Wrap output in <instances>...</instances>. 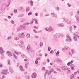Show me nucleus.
Wrapping results in <instances>:
<instances>
[{
    "mask_svg": "<svg viewBox=\"0 0 79 79\" xmlns=\"http://www.w3.org/2000/svg\"><path fill=\"white\" fill-rule=\"evenodd\" d=\"M27 50H28V53H29V54L32 53V52H34V50H33L31 47H30V46H29V45L27 46Z\"/></svg>",
    "mask_w": 79,
    "mask_h": 79,
    "instance_id": "obj_1",
    "label": "nucleus"
},
{
    "mask_svg": "<svg viewBox=\"0 0 79 79\" xmlns=\"http://www.w3.org/2000/svg\"><path fill=\"white\" fill-rule=\"evenodd\" d=\"M1 73L2 74H5L6 75L8 73V71L7 69L3 70L1 72Z\"/></svg>",
    "mask_w": 79,
    "mask_h": 79,
    "instance_id": "obj_2",
    "label": "nucleus"
},
{
    "mask_svg": "<svg viewBox=\"0 0 79 79\" xmlns=\"http://www.w3.org/2000/svg\"><path fill=\"white\" fill-rule=\"evenodd\" d=\"M63 70H68V72L69 71V72H71V70H70V69H69V68H67V67L66 66H63L61 68Z\"/></svg>",
    "mask_w": 79,
    "mask_h": 79,
    "instance_id": "obj_3",
    "label": "nucleus"
},
{
    "mask_svg": "<svg viewBox=\"0 0 79 79\" xmlns=\"http://www.w3.org/2000/svg\"><path fill=\"white\" fill-rule=\"evenodd\" d=\"M0 54L2 55V56H3L4 54L3 53H5V51H3V49L2 48V47H0Z\"/></svg>",
    "mask_w": 79,
    "mask_h": 79,
    "instance_id": "obj_4",
    "label": "nucleus"
},
{
    "mask_svg": "<svg viewBox=\"0 0 79 79\" xmlns=\"http://www.w3.org/2000/svg\"><path fill=\"white\" fill-rule=\"evenodd\" d=\"M67 39H66V42H70L72 40L71 38L69 37V35H67Z\"/></svg>",
    "mask_w": 79,
    "mask_h": 79,
    "instance_id": "obj_5",
    "label": "nucleus"
},
{
    "mask_svg": "<svg viewBox=\"0 0 79 79\" xmlns=\"http://www.w3.org/2000/svg\"><path fill=\"white\" fill-rule=\"evenodd\" d=\"M60 35H61V33H58L54 34L53 35V37H59Z\"/></svg>",
    "mask_w": 79,
    "mask_h": 79,
    "instance_id": "obj_6",
    "label": "nucleus"
},
{
    "mask_svg": "<svg viewBox=\"0 0 79 79\" xmlns=\"http://www.w3.org/2000/svg\"><path fill=\"white\" fill-rule=\"evenodd\" d=\"M32 78H35L37 77V74L35 73H34L31 75Z\"/></svg>",
    "mask_w": 79,
    "mask_h": 79,
    "instance_id": "obj_7",
    "label": "nucleus"
},
{
    "mask_svg": "<svg viewBox=\"0 0 79 79\" xmlns=\"http://www.w3.org/2000/svg\"><path fill=\"white\" fill-rule=\"evenodd\" d=\"M54 28L50 26L49 27V32H52V31H54Z\"/></svg>",
    "mask_w": 79,
    "mask_h": 79,
    "instance_id": "obj_8",
    "label": "nucleus"
},
{
    "mask_svg": "<svg viewBox=\"0 0 79 79\" xmlns=\"http://www.w3.org/2000/svg\"><path fill=\"white\" fill-rule=\"evenodd\" d=\"M9 68L10 72L11 73V74H13V73H14V71H13V68L10 66Z\"/></svg>",
    "mask_w": 79,
    "mask_h": 79,
    "instance_id": "obj_9",
    "label": "nucleus"
},
{
    "mask_svg": "<svg viewBox=\"0 0 79 79\" xmlns=\"http://www.w3.org/2000/svg\"><path fill=\"white\" fill-rule=\"evenodd\" d=\"M24 33H22L20 34L19 35V37L20 38H23L24 37Z\"/></svg>",
    "mask_w": 79,
    "mask_h": 79,
    "instance_id": "obj_10",
    "label": "nucleus"
},
{
    "mask_svg": "<svg viewBox=\"0 0 79 79\" xmlns=\"http://www.w3.org/2000/svg\"><path fill=\"white\" fill-rule=\"evenodd\" d=\"M74 67H75V66L73 64H72L70 65L71 69L72 70H74Z\"/></svg>",
    "mask_w": 79,
    "mask_h": 79,
    "instance_id": "obj_11",
    "label": "nucleus"
},
{
    "mask_svg": "<svg viewBox=\"0 0 79 79\" xmlns=\"http://www.w3.org/2000/svg\"><path fill=\"white\" fill-rule=\"evenodd\" d=\"M6 53L9 56H12V54H11L10 52L7 51Z\"/></svg>",
    "mask_w": 79,
    "mask_h": 79,
    "instance_id": "obj_12",
    "label": "nucleus"
},
{
    "mask_svg": "<svg viewBox=\"0 0 79 79\" xmlns=\"http://www.w3.org/2000/svg\"><path fill=\"white\" fill-rule=\"evenodd\" d=\"M64 26L63 23H59L57 24L58 27H63Z\"/></svg>",
    "mask_w": 79,
    "mask_h": 79,
    "instance_id": "obj_13",
    "label": "nucleus"
},
{
    "mask_svg": "<svg viewBox=\"0 0 79 79\" xmlns=\"http://www.w3.org/2000/svg\"><path fill=\"white\" fill-rule=\"evenodd\" d=\"M19 68L22 71H24V69H23V67L22 66H19Z\"/></svg>",
    "mask_w": 79,
    "mask_h": 79,
    "instance_id": "obj_14",
    "label": "nucleus"
},
{
    "mask_svg": "<svg viewBox=\"0 0 79 79\" xmlns=\"http://www.w3.org/2000/svg\"><path fill=\"white\" fill-rule=\"evenodd\" d=\"M68 49H69V48L68 46H67L65 47V48H63L62 49V51H63V50H68Z\"/></svg>",
    "mask_w": 79,
    "mask_h": 79,
    "instance_id": "obj_15",
    "label": "nucleus"
},
{
    "mask_svg": "<svg viewBox=\"0 0 79 79\" xmlns=\"http://www.w3.org/2000/svg\"><path fill=\"white\" fill-rule=\"evenodd\" d=\"M73 39L76 42H77V38L76 36H73Z\"/></svg>",
    "mask_w": 79,
    "mask_h": 79,
    "instance_id": "obj_16",
    "label": "nucleus"
},
{
    "mask_svg": "<svg viewBox=\"0 0 79 79\" xmlns=\"http://www.w3.org/2000/svg\"><path fill=\"white\" fill-rule=\"evenodd\" d=\"M51 15H52L53 17H54L55 18H57V17H58V16H57L56 15H55V14H54V13H52Z\"/></svg>",
    "mask_w": 79,
    "mask_h": 79,
    "instance_id": "obj_17",
    "label": "nucleus"
},
{
    "mask_svg": "<svg viewBox=\"0 0 79 79\" xmlns=\"http://www.w3.org/2000/svg\"><path fill=\"white\" fill-rule=\"evenodd\" d=\"M73 61L69 62L68 63H67V66H69L71 64H72L73 63Z\"/></svg>",
    "mask_w": 79,
    "mask_h": 79,
    "instance_id": "obj_18",
    "label": "nucleus"
},
{
    "mask_svg": "<svg viewBox=\"0 0 79 79\" xmlns=\"http://www.w3.org/2000/svg\"><path fill=\"white\" fill-rule=\"evenodd\" d=\"M21 56L22 58H27V57L26 56H24V55L23 54H22Z\"/></svg>",
    "mask_w": 79,
    "mask_h": 79,
    "instance_id": "obj_19",
    "label": "nucleus"
},
{
    "mask_svg": "<svg viewBox=\"0 0 79 79\" xmlns=\"http://www.w3.org/2000/svg\"><path fill=\"white\" fill-rule=\"evenodd\" d=\"M24 18H22L20 19V21L21 22H23V21H24Z\"/></svg>",
    "mask_w": 79,
    "mask_h": 79,
    "instance_id": "obj_20",
    "label": "nucleus"
},
{
    "mask_svg": "<svg viewBox=\"0 0 79 79\" xmlns=\"http://www.w3.org/2000/svg\"><path fill=\"white\" fill-rule=\"evenodd\" d=\"M69 31L70 32H72V26L71 25H70L69 27Z\"/></svg>",
    "mask_w": 79,
    "mask_h": 79,
    "instance_id": "obj_21",
    "label": "nucleus"
},
{
    "mask_svg": "<svg viewBox=\"0 0 79 79\" xmlns=\"http://www.w3.org/2000/svg\"><path fill=\"white\" fill-rule=\"evenodd\" d=\"M13 55V57H14V58H15V59H17V58H18V57H17V56H16V55H15V54L13 53L12 54Z\"/></svg>",
    "mask_w": 79,
    "mask_h": 79,
    "instance_id": "obj_22",
    "label": "nucleus"
},
{
    "mask_svg": "<svg viewBox=\"0 0 79 79\" xmlns=\"http://www.w3.org/2000/svg\"><path fill=\"white\" fill-rule=\"evenodd\" d=\"M30 4L31 6H33V5H34V3L33 2L32 0H31L30 1Z\"/></svg>",
    "mask_w": 79,
    "mask_h": 79,
    "instance_id": "obj_23",
    "label": "nucleus"
},
{
    "mask_svg": "<svg viewBox=\"0 0 79 79\" xmlns=\"http://www.w3.org/2000/svg\"><path fill=\"white\" fill-rule=\"evenodd\" d=\"M34 20L35 24H38V22H37V19H35Z\"/></svg>",
    "mask_w": 79,
    "mask_h": 79,
    "instance_id": "obj_24",
    "label": "nucleus"
},
{
    "mask_svg": "<svg viewBox=\"0 0 79 79\" xmlns=\"http://www.w3.org/2000/svg\"><path fill=\"white\" fill-rule=\"evenodd\" d=\"M27 38H30L31 37V35H30V34H27Z\"/></svg>",
    "mask_w": 79,
    "mask_h": 79,
    "instance_id": "obj_25",
    "label": "nucleus"
},
{
    "mask_svg": "<svg viewBox=\"0 0 79 79\" xmlns=\"http://www.w3.org/2000/svg\"><path fill=\"white\" fill-rule=\"evenodd\" d=\"M51 71H52V70H50L49 72H48V75H50L51 74Z\"/></svg>",
    "mask_w": 79,
    "mask_h": 79,
    "instance_id": "obj_26",
    "label": "nucleus"
},
{
    "mask_svg": "<svg viewBox=\"0 0 79 79\" xmlns=\"http://www.w3.org/2000/svg\"><path fill=\"white\" fill-rule=\"evenodd\" d=\"M60 53V52H58V51L56 53V55L57 56H59V53Z\"/></svg>",
    "mask_w": 79,
    "mask_h": 79,
    "instance_id": "obj_27",
    "label": "nucleus"
},
{
    "mask_svg": "<svg viewBox=\"0 0 79 79\" xmlns=\"http://www.w3.org/2000/svg\"><path fill=\"white\" fill-rule=\"evenodd\" d=\"M34 21V19H32V21H31L30 22V24H32L33 23Z\"/></svg>",
    "mask_w": 79,
    "mask_h": 79,
    "instance_id": "obj_28",
    "label": "nucleus"
},
{
    "mask_svg": "<svg viewBox=\"0 0 79 79\" xmlns=\"http://www.w3.org/2000/svg\"><path fill=\"white\" fill-rule=\"evenodd\" d=\"M24 15L23 14H22L20 15H19L18 17H23V16H24Z\"/></svg>",
    "mask_w": 79,
    "mask_h": 79,
    "instance_id": "obj_29",
    "label": "nucleus"
},
{
    "mask_svg": "<svg viewBox=\"0 0 79 79\" xmlns=\"http://www.w3.org/2000/svg\"><path fill=\"white\" fill-rule=\"evenodd\" d=\"M72 54H74V50L73 49H72Z\"/></svg>",
    "mask_w": 79,
    "mask_h": 79,
    "instance_id": "obj_30",
    "label": "nucleus"
},
{
    "mask_svg": "<svg viewBox=\"0 0 79 79\" xmlns=\"http://www.w3.org/2000/svg\"><path fill=\"white\" fill-rule=\"evenodd\" d=\"M40 47H42V46L43 45V43L40 42Z\"/></svg>",
    "mask_w": 79,
    "mask_h": 79,
    "instance_id": "obj_31",
    "label": "nucleus"
},
{
    "mask_svg": "<svg viewBox=\"0 0 79 79\" xmlns=\"http://www.w3.org/2000/svg\"><path fill=\"white\" fill-rule=\"evenodd\" d=\"M23 25L24 27H27V25H26V23L23 24Z\"/></svg>",
    "mask_w": 79,
    "mask_h": 79,
    "instance_id": "obj_32",
    "label": "nucleus"
},
{
    "mask_svg": "<svg viewBox=\"0 0 79 79\" xmlns=\"http://www.w3.org/2000/svg\"><path fill=\"white\" fill-rule=\"evenodd\" d=\"M7 62L8 63V64L9 65H10L11 64V63H10V60H7Z\"/></svg>",
    "mask_w": 79,
    "mask_h": 79,
    "instance_id": "obj_33",
    "label": "nucleus"
},
{
    "mask_svg": "<svg viewBox=\"0 0 79 79\" xmlns=\"http://www.w3.org/2000/svg\"><path fill=\"white\" fill-rule=\"evenodd\" d=\"M30 10V9H29V7H28L26 9V10L27 12V11H29Z\"/></svg>",
    "mask_w": 79,
    "mask_h": 79,
    "instance_id": "obj_34",
    "label": "nucleus"
},
{
    "mask_svg": "<svg viewBox=\"0 0 79 79\" xmlns=\"http://www.w3.org/2000/svg\"><path fill=\"white\" fill-rule=\"evenodd\" d=\"M79 18V17H78L77 15L76 16V19H77V20L78 21V22L79 23V18Z\"/></svg>",
    "mask_w": 79,
    "mask_h": 79,
    "instance_id": "obj_35",
    "label": "nucleus"
},
{
    "mask_svg": "<svg viewBox=\"0 0 79 79\" xmlns=\"http://www.w3.org/2000/svg\"><path fill=\"white\" fill-rule=\"evenodd\" d=\"M45 30L47 31H48V32H49V28H46L45 29Z\"/></svg>",
    "mask_w": 79,
    "mask_h": 79,
    "instance_id": "obj_36",
    "label": "nucleus"
},
{
    "mask_svg": "<svg viewBox=\"0 0 79 79\" xmlns=\"http://www.w3.org/2000/svg\"><path fill=\"white\" fill-rule=\"evenodd\" d=\"M67 5H68V6L69 7H70L71 6V4H69V3H68L67 4Z\"/></svg>",
    "mask_w": 79,
    "mask_h": 79,
    "instance_id": "obj_37",
    "label": "nucleus"
},
{
    "mask_svg": "<svg viewBox=\"0 0 79 79\" xmlns=\"http://www.w3.org/2000/svg\"><path fill=\"white\" fill-rule=\"evenodd\" d=\"M7 39V40H10V39H11V36H9Z\"/></svg>",
    "mask_w": 79,
    "mask_h": 79,
    "instance_id": "obj_38",
    "label": "nucleus"
},
{
    "mask_svg": "<svg viewBox=\"0 0 79 79\" xmlns=\"http://www.w3.org/2000/svg\"><path fill=\"white\" fill-rule=\"evenodd\" d=\"M67 24H71V22L69 21V22H68L67 23Z\"/></svg>",
    "mask_w": 79,
    "mask_h": 79,
    "instance_id": "obj_39",
    "label": "nucleus"
},
{
    "mask_svg": "<svg viewBox=\"0 0 79 79\" xmlns=\"http://www.w3.org/2000/svg\"><path fill=\"white\" fill-rule=\"evenodd\" d=\"M31 15H32V12H30L28 13V16H31Z\"/></svg>",
    "mask_w": 79,
    "mask_h": 79,
    "instance_id": "obj_40",
    "label": "nucleus"
},
{
    "mask_svg": "<svg viewBox=\"0 0 79 79\" xmlns=\"http://www.w3.org/2000/svg\"><path fill=\"white\" fill-rule=\"evenodd\" d=\"M3 9L0 10V13H3Z\"/></svg>",
    "mask_w": 79,
    "mask_h": 79,
    "instance_id": "obj_41",
    "label": "nucleus"
},
{
    "mask_svg": "<svg viewBox=\"0 0 79 79\" xmlns=\"http://www.w3.org/2000/svg\"><path fill=\"white\" fill-rule=\"evenodd\" d=\"M43 11H44V13H46L47 10L45 9H44L43 10Z\"/></svg>",
    "mask_w": 79,
    "mask_h": 79,
    "instance_id": "obj_42",
    "label": "nucleus"
},
{
    "mask_svg": "<svg viewBox=\"0 0 79 79\" xmlns=\"http://www.w3.org/2000/svg\"><path fill=\"white\" fill-rule=\"evenodd\" d=\"M10 22L12 23V24H14L15 23V21L13 20H11L10 21Z\"/></svg>",
    "mask_w": 79,
    "mask_h": 79,
    "instance_id": "obj_43",
    "label": "nucleus"
},
{
    "mask_svg": "<svg viewBox=\"0 0 79 79\" xmlns=\"http://www.w3.org/2000/svg\"><path fill=\"white\" fill-rule=\"evenodd\" d=\"M14 13H17V10L16 9H15L14 10Z\"/></svg>",
    "mask_w": 79,
    "mask_h": 79,
    "instance_id": "obj_44",
    "label": "nucleus"
},
{
    "mask_svg": "<svg viewBox=\"0 0 79 79\" xmlns=\"http://www.w3.org/2000/svg\"><path fill=\"white\" fill-rule=\"evenodd\" d=\"M56 9L57 11H59L60 10V8L58 7H57L56 8Z\"/></svg>",
    "mask_w": 79,
    "mask_h": 79,
    "instance_id": "obj_45",
    "label": "nucleus"
},
{
    "mask_svg": "<svg viewBox=\"0 0 79 79\" xmlns=\"http://www.w3.org/2000/svg\"><path fill=\"white\" fill-rule=\"evenodd\" d=\"M20 44H23V40H21L20 41Z\"/></svg>",
    "mask_w": 79,
    "mask_h": 79,
    "instance_id": "obj_46",
    "label": "nucleus"
},
{
    "mask_svg": "<svg viewBox=\"0 0 79 79\" xmlns=\"http://www.w3.org/2000/svg\"><path fill=\"white\" fill-rule=\"evenodd\" d=\"M24 61H28L29 60H28V59H25L24 60Z\"/></svg>",
    "mask_w": 79,
    "mask_h": 79,
    "instance_id": "obj_47",
    "label": "nucleus"
},
{
    "mask_svg": "<svg viewBox=\"0 0 79 79\" xmlns=\"http://www.w3.org/2000/svg\"><path fill=\"white\" fill-rule=\"evenodd\" d=\"M25 68H26V69H27V68H28V66H27V64H25Z\"/></svg>",
    "mask_w": 79,
    "mask_h": 79,
    "instance_id": "obj_48",
    "label": "nucleus"
},
{
    "mask_svg": "<svg viewBox=\"0 0 79 79\" xmlns=\"http://www.w3.org/2000/svg\"><path fill=\"white\" fill-rule=\"evenodd\" d=\"M51 49V48L50 47H49L48 48V51H50Z\"/></svg>",
    "mask_w": 79,
    "mask_h": 79,
    "instance_id": "obj_49",
    "label": "nucleus"
},
{
    "mask_svg": "<svg viewBox=\"0 0 79 79\" xmlns=\"http://www.w3.org/2000/svg\"><path fill=\"white\" fill-rule=\"evenodd\" d=\"M77 15L79 16V11H77Z\"/></svg>",
    "mask_w": 79,
    "mask_h": 79,
    "instance_id": "obj_50",
    "label": "nucleus"
},
{
    "mask_svg": "<svg viewBox=\"0 0 79 79\" xmlns=\"http://www.w3.org/2000/svg\"><path fill=\"white\" fill-rule=\"evenodd\" d=\"M34 37H35V38H36V39H38V38H39V37L38 36H35Z\"/></svg>",
    "mask_w": 79,
    "mask_h": 79,
    "instance_id": "obj_51",
    "label": "nucleus"
},
{
    "mask_svg": "<svg viewBox=\"0 0 79 79\" xmlns=\"http://www.w3.org/2000/svg\"><path fill=\"white\" fill-rule=\"evenodd\" d=\"M27 79H30V77L29 76H27Z\"/></svg>",
    "mask_w": 79,
    "mask_h": 79,
    "instance_id": "obj_52",
    "label": "nucleus"
},
{
    "mask_svg": "<svg viewBox=\"0 0 79 79\" xmlns=\"http://www.w3.org/2000/svg\"><path fill=\"white\" fill-rule=\"evenodd\" d=\"M56 69H57V71H59V72L61 71V70H60V69L59 68H57Z\"/></svg>",
    "mask_w": 79,
    "mask_h": 79,
    "instance_id": "obj_53",
    "label": "nucleus"
},
{
    "mask_svg": "<svg viewBox=\"0 0 79 79\" xmlns=\"http://www.w3.org/2000/svg\"><path fill=\"white\" fill-rule=\"evenodd\" d=\"M66 18H63V20H64V21H66Z\"/></svg>",
    "mask_w": 79,
    "mask_h": 79,
    "instance_id": "obj_54",
    "label": "nucleus"
},
{
    "mask_svg": "<svg viewBox=\"0 0 79 79\" xmlns=\"http://www.w3.org/2000/svg\"><path fill=\"white\" fill-rule=\"evenodd\" d=\"M5 75H3L2 76V79H5Z\"/></svg>",
    "mask_w": 79,
    "mask_h": 79,
    "instance_id": "obj_55",
    "label": "nucleus"
},
{
    "mask_svg": "<svg viewBox=\"0 0 79 79\" xmlns=\"http://www.w3.org/2000/svg\"><path fill=\"white\" fill-rule=\"evenodd\" d=\"M73 35H74L77 36H77H78V35H77V34H76V33H74Z\"/></svg>",
    "mask_w": 79,
    "mask_h": 79,
    "instance_id": "obj_56",
    "label": "nucleus"
},
{
    "mask_svg": "<svg viewBox=\"0 0 79 79\" xmlns=\"http://www.w3.org/2000/svg\"><path fill=\"white\" fill-rule=\"evenodd\" d=\"M45 67H43L42 68V70H43V71H45Z\"/></svg>",
    "mask_w": 79,
    "mask_h": 79,
    "instance_id": "obj_57",
    "label": "nucleus"
},
{
    "mask_svg": "<svg viewBox=\"0 0 79 79\" xmlns=\"http://www.w3.org/2000/svg\"><path fill=\"white\" fill-rule=\"evenodd\" d=\"M70 15L71 16H73V12H71L70 14Z\"/></svg>",
    "mask_w": 79,
    "mask_h": 79,
    "instance_id": "obj_58",
    "label": "nucleus"
},
{
    "mask_svg": "<svg viewBox=\"0 0 79 79\" xmlns=\"http://www.w3.org/2000/svg\"><path fill=\"white\" fill-rule=\"evenodd\" d=\"M23 10V7H21L20 8V10H21H21Z\"/></svg>",
    "mask_w": 79,
    "mask_h": 79,
    "instance_id": "obj_59",
    "label": "nucleus"
},
{
    "mask_svg": "<svg viewBox=\"0 0 79 79\" xmlns=\"http://www.w3.org/2000/svg\"><path fill=\"white\" fill-rule=\"evenodd\" d=\"M38 15H39V13L37 12L35 13V16H38Z\"/></svg>",
    "mask_w": 79,
    "mask_h": 79,
    "instance_id": "obj_60",
    "label": "nucleus"
},
{
    "mask_svg": "<svg viewBox=\"0 0 79 79\" xmlns=\"http://www.w3.org/2000/svg\"><path fill=\"white\" fill-rule=\"evenodd\" d=\"M14 53H16V54L17 55H18V52L15 51L14 52Z\"/></svg>",
    "mask_w": 79,
    "mask_h": 79,
    "instance_id": "obj_61",
    "label": "nucleus"
},
{
    "mask_svg": "<svg viewBox=\"0 0 79 79\" xmlns=\"http://www.w3.org/2000/svg\"><path fill=\"white\" fill-rule=\"evenodd\" d=\"M50 70H51V72H53V71H54V70L53 69H51Z\"/></svg>",
    "mask_w": 79,
    "mask_h": 79,
    "instance_id": "obj_62",
    "label": "nucleus"
},
{
    "mask_svg": "<svg viewBox=\"0 0 79 79\" xmlns=\"http://www.w3.org/2000/svg\"><path fill=\"white\" fill-rule=\"evenodd\" d=\"M47 61H48V63H49V62H50V60L49 59H47Z\"/></svg>",
    "mask_w": 79,
    "mask_h": 79,
    "instance_id": "obj_63",
    "label": "nucleus"
},
{
    "mask_svg": "<svg viewBox=\"0 0 79 79\" xmlns=\"http://www.w3.org/2000/svg\"><path fill=\"white\" fill-rule=\"evenodd\" d=\"M35 64H37V63H38V61H37V60L35 61Z\"/></svg>",
    "mask_w": 79,
    "mask_h": 79,
    "instance_id": "obj_64",
    "label": "nucleus"
}]
</instances>
